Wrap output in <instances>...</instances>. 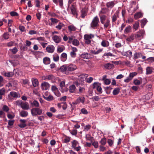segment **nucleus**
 <instances>
[{
	"mask_svg": "<svg viewBox=\"0 0 154 154\" xmlns=\"http://www.w3.org/2000/svg\"><path fill=\"white\" fill-rule=\"evenodd\" d=\"M100 21L101 23L103 25L105 29H107L110 25V21L109 18H107L106 15L100 16Z\"/></svg>",
	"mask_w": 154,
	"mask_h": 154,
	"instance_id": "nucleus-1",
	"label": "nucleus"
},
{
	"mask_svg": "<svg viewBox=\"0 0 154 154\" xmlns=\"http://www.w3.org/2000/svg\"><path fill=\"white\" fill-rule=\"evenodd\" d=\"M99 18L96 16L94 18L91 23V27L94 29H97L99 25Z\"/></svg>",
	"mask_w": 154,
	"mask_h": 154,
	"instance_id": "nucleus-2",
	"label": "nucleus"
},
{
	"mask_svg": "<svg viewBox=\"0 0 154 154\" xmlns=\"http://www.w3.org/2000/svg\"><path fill=\"white\" fill-rule=\"evenodd\" d=\"M17 104L23 109L28 110L29 109V106L28 103L26 102H23L22 101H17L16 102Z\"/></svg>",
	"mask_w": 154,
	"mask_h": 154,
	"instance_id": "nucleus-3",
	"label": "nucleus"
},
{
	"mask_svg": "<svg viewBox=\"0 0 154 154\" xmlns=\"http://www.w3.org/2000/svg\"><path fill=\"white\" fill-rule=\"evenodd\" d=\"M31 114L33 116L40 115L42 114V109L38 107L33 108L31 109Z\"/></svg>",
	"mask_w": 154,
	"mask_h": 154,
	"instance_id": "nucleus-4",
	"label": "nucleus"
},
{
	"mask_svg": "<svg viewBox=\"0 0 154 154\" xmlns=\"http://www.w3.org/2000/svg\"><path fill=\"white\" fill-rule=\"evenodd\" d=\"M93 88L94 89H96L97 91L99 92V94L102 93V89L101 87V84L98 82H94L93 84Z\"/></svg>",
	"mask_w": 154,
	"mask_h": 154,
	"instance_id": "nucleus-5",
	"label": "nucleus"
},
{
	"mask_svg": "<svg viewBox=\"0 0 154 154\" xmlns=\"http://www.w3.org/2000/svg\"><path fill=\"white\" fill-rule=\"evenodd\" d=\"M88 12V8L86 7L82 8L80 10V17L82 18H84L87 15Z\"/></svg>",
	"mask_w": 154,
	"mask_h": 154,
	"instance_id": "nucleus-6",
	"label": "nucleus"
},
{
	"mask_svg": "<svg viewBox=\"0 0 154 154\" xmlns=\"http://www.w3.org/2000/svg\"><path fill=\"white\" fill-rule=\"evenodd\" d=\"M69 9L71 10V13L73 15H77V12L76 8V6L75 4L74 3H73L71 5V6L69 7Z\"/></svg>",
	"mask_w": 154,
	"mask_h": 154,
	"instance_id": "nucleus-7",
	"label": "nucleus"
},
{
	"mask_svg": "<svg viewBox=\"0 0 154 154\" xmlns=\"http://www.w3.org/2000/svg\"><path fill=\"white\" fill-rule=\"evenodd\" d=\"M85 101V98L83 97H78L76 100L73 102L74 104H77L80 103L84 104Z\"/></svg>",
	"mask_w": 154,
	"mask_h": 154,
	"instance_id": "nucleus-8",
	"label": "nucleus"
},
{
	"mask_svg": "<svg viewBox=\"0 0 154 154\" xmlns=\"http://www.w3.org/2000/svg\"><path fill=\"white\" fill-rule=\"evenodd\" d=\"M52 39L53 41L56 43H59L62 40L61 37L57 35H54L52 37Z\"/></svg>",
	"mask_w": 154,
	"mask_h": 154,
	"instance_id": "nucleus-9",
	"label": "nucleus"
},
{
	"mask_svg": "<svg viewBox=\"0 0 154 154\" xmlns=\"http://www.w3.org/2000/svg\"><path fill=\"white\" fill-rule=\"evenodd\" d=\"M67 71H72L77 69V66L74 64H70L67 65Z\"/></svg>",
	"mask_w": 154,
	"mask_h": 154,
	"instance_id": "nucleus-10",
	"label": "nucleus"
},
{
	"mask_svg": "<svg viewBox=\"0 0 154 154\" xmlns=\"http://www.w3.org/2000/svg\"><path fill=\"white\" fill-rule=\"evenodd\" d=\"M115 4V1H113L107 2L106 4V6L107 8L112 9L113 7Z\"/></svg>",
	"mask_w": 154,
	"mask_h": 154,
	"instance_id": "nucleus-11",
	"label": "nucleus"
},
{
	"mask_svg": "<svg viewBox=\"0 0 154 154\" xmlns=\"http://www.w3.org/2000/svg\"><path fill=\"white\" fill-rule=\"evenodd\" d=\"M46 50L47 52L49 53H53L55 50V47L53 45H48L46 47Z\"/></svg>",
	"mask_w": 154,
	"mask_h": 154,
	"instance_id": "nucleus-12",
	"label": "nucleus"
},
{
	"mask_svg": "<svg viewBox=\"0 0 154 154\" xmlns=\"http://www.w3.org/2000/svg\"><path fill=\"white\" fill-rule=\"evenodd\" d=\"M49 87V84L46 82L42 83L41 85V88L43 90H47L48 89Z\"/></svg>",
	"mask_w": 154,
	"mask_h": 154,
	"instance_id": "nucleus-13",
	"label": "nucleus"
},
{
	"mask_svg": "<svg viewBox=\"0 0 154 154\" xmlns=\"http://www.w3.org/2000/svg\"><path fill=\"white\" fill-rule=\"evenodd\" d=\"M88 74H85L84 75H81V78H84L85 79L86 81L88 83H91L93 79L92 77H89V78H86L88 76Z\"/></svg>",
	"mask_w": 154,
	"mask_h": 154,
	"instance_id": "nucleus-14",
	"label": "nucleus"
},
{
	"mask_svg": "<svg viewBox=\"0 0 154 154\" xmlns=\"http://www.w3.org/2000/svg\"><path fill=\"white\" fill-rule=\"evenodd\" d=\"M107 8H101V10L99 12V15L100 18V16L105 15L103 14H106L107 12Z\"/></svg>",
	"mask_w": 154,
	"mask_h": 154,
	"instance_id": "nucleus-15",
	"label": "nucleus"
},
{
	"mask_svg": "<svg viewBox=\"0 0 154 154\" xmlns=\"http://www.w3.org/2000/svg\"><path fill=\"white\" fill-rule=\"evenodd\" d=\"M32 83L33 86L36 87H37L38 85V80L35 78H32L31 79Z\"/></svg>",
	"mask_w": 154,
	"mask_h": 154,
	"instance_id": "nucleus-16",
	"label": "nucleus"
},
{
	"mask_svg": "<svg viewBox=\"0 0 154 154\" xmlns=\"http://www.w3.org/2000/svg\"><path fill=\"white\" fill-rule=\"evenodd\" d=\"M20 116L23 117H26L28 115V112L24 110H21L20 112Z\"/></svg>",
	"mask_w": 154,
	"mask_h": 154,
	"instance_id": "nucleus-17",
	"label": "nucleus"
},
{
	"mask_svg": "<svg viewBox=\"0 0 154 154\" xmlns=\"http://www.w3.org/2000/svg\"><path fill=\"white\" fill-rule=\"evenodd\" d=\"M94 37V35L91 34H85L84 35L85 40H90Z\"/></svg>",
	"mask_w": 154,
	"mask_h": 154,
	"instance_id": "nucleus-18",
	"label": "nucleus"
},
{
	"mask_svg": "<svg viewBox=\"0 0 154 154\" xmlns=\"http://www.w3.org/2000/svg\"><path fill=\"white\" fill-rule=\"evenodd\" d=\"M67 58V55L65 53H63L60 56L61 60L63 61H65Z\"/></svg>",
	"mask_w": 154,
	"mask_h": 154,
	"instance_id": "nucleus-19",
	"label": "nucleus"
},
{
	"mask_svg": "<svg viewBox=\"0 0 154 154\" xmlns=\"http://www.w3.org/2000/svg\"><path fill=\"white\" fill-rule=\"evenodd\" d=\"M144 31L143 30H139L137 34V36L138 38L143 37L144 35Z\"/></svg>",
	"mask_w": 154,
	"mask_h": 154,
	"instance_id": "nucleus-20",
	"label": "nucleus"
},
{
	"mask_svg": "<svg viewBox=\"0 0 154 154\" xmlns=\"http://www.w3.org/2000/svg\"><path fill=\"white\" fill-rule=\"evenodd\" d=\"M31 104L32 106L38 108L39 106V104L38 102L36 100H34L31 103Z\"/></svg>",
	"mask_w": 154,
	"mask_h": 154,
	"instance_id": "nucleus-21",
	"label": "nucleus"
},
{
	"mask_svg": "<svg viewBox=\"0 0 154 154\" xmlns=\"http://www.w3.org/2000/svg\"><path fill=\"white\" fill-rule=\"evenodd\" d=\"M101 46L104 47H107L109 45V42L106 40H103L101 43Z\"/></svg>",
	"mask_w": 154,
	"mask_h": 154,
	"instance_id": "nucleus-22",
	"label": "nucleus"
},
{
	"mask_svg": "<svg viewBox=\"0 0 154 154\" xmlns=\"http://www.w3.org/2000/svg\"><path fill=\"white\" fill-rule=\"evenodd\" d=\"M119 17V14L118 13H115L112 17V23L115 22L117 19Z\"/></svg>",
	"mask_w": 154,
	"mask_h": 154,
	"instance_id": "nucleus-23",
	"label": "nucleus"
},
{
	"mask_svg": "<svg viewBox=\"0 0 154 154\" xmlns=\"http://www.w3.org/2000/svg\"><path fill=\"white\" fill-rule=\"evenodd\" d=\"M71 147L73 149L76 147V146L79 145V144L78 142L75 140H74L72 141L71 142Z\"/></svg>",
	"mask_w": 154,
	"mask_h": 154,
	"instance_id": "nucleus-24",
	"label": "nucleus"
},
{
	"mask_svg": "<svg viewBox=\"0 0 154 154\" xmlns=\"http://www.w3.org/2000/svg\"><path fill=\"white\" fill-rule=\"evenodd\" d=\"M68 27L69 31L70 32H71L72 31H74L76 29V28L73 25H69L68 26Z\"/></svg>",
	"mask_w": 154,
	"mask_h": 154,
	"instance_id": "nucleus-25",
	"label": "nucleus"
},
{
	"mask_svg": "<svg viewBox=\"0 0 154 154\" xmlns=\"http://www.w3.org/2000/svg\"><path fill=\"white\" fill-rule=\"evenodd\" d=\"M114 66V65L113 64L108 63H106L104 65L105 68L107 69H111Z\"/></svg>",
	"mask_w": 154,
	"mask_h": 154,
	"instance_id": "nucleus-26",
	"label": "nucleus"
},
{
	"mask_svg": "<svg viewBox=\"0 0 154 154\" xmlns=\"http://www.w3.org/2000/svg\"><path fill=\"white\" fill-rule=\"evenodd\" d=\"M50 20L51 22V23L50 24H49V25L50 26L57 23L59 21V20L56 18H51L50 19Z\"/></svg>",
	"mask_w": 154,
	"mask_h": 154,
	"instance_id": "nucleus-27",
	"label": "nucleus"
},
{
	"mask_svg": "<svg viewBox=\"0 0 154 154\" xmlns=\"http://www.w3.org/2000/svg\"><path fill=\"white\" fill-rule=\"evenodd\" d=\"M75 89L76 87L73 85H70L69 88V92L71 93H74L75 91Z\"/></svg>",
	"mask_w": 154,
	"mask_h": 154,
	"instance_id": "nucleus-28",
	"label": "nucleus"
},
{
	"mask_svg": "<svg viewBox=\"0 0 154 154\" xmlns=\"http://www.w3.org/2000/svg\"><path fill=\"white\" fill-rule=\"evenodd\" d=\"M43 97L45 99L48 101H50L54 100L53 97L51 95H49L48 97H46L45 95H43Z\"/></svg>",
	"mask_w": 154,
	"mask_h": 154,
	"instance_id": "nucleus-29",
	"label": "nucleus"
},
{
	"mask_svg": "<svg viewBox=\"0 0 154 154\" xmlns=\"http://www.w3.org/2000/svg\"><path fill=\"white\" fill-rule=\"evenodd\" d=\"M43 62L45 64H49L50 63V59L48 57H45L43 60Z\"/></svg>",
	"mask_w": 154,
	"mask_h": 154,
	"instance_id": "nucleus-30",
	"label": "nucleus"
},
{
	"mask_svg": "<svg viewBox=\"0 0 154 154\" xmlns=\"http://www.w3.org/2000/svg\"><path fill=\"white\" fill-rule=\"evenodd\" d=\"M131 27L130 26H127L124 30V32L125 33H127L131 32Z\"/></svg>",
	"mask_w": 154,
	"mask_h": 154,
	"instance_id": "nucleus-31",
	"label": "nucleus"
},
{
	"mask_svg": "<svg viewBox=\"0 0 154 154\" xmlns=\"http://www.w3.org/2000/svg\"><path fill=\"white\" fill-rule=\"evenodd\" d=\"M142 54L141 53L136 52L134 54V59H138L140 58Z\"/></svg>",
	"mask_w": 154,
	"mask_h": 154,
	"instance_id": "nucleus-32",
	"label": "nucleus"
},
{
	"mask_svg": "<svg viewBox=\"0 0 154 154\" xmlns=\"http://www.w3.org/2000/svg\"><path fill=\"white\" fill-rule=\"evenodd\" d=\"M60 70L62 72L68 71L67 65H64L62 66L60 68Z\"/></svg>",
	"mask_w": 154,
	"mask_h": 154,
	"instance_id": "nucleus-33",
	"label": "nucleus"
},
{
	"mask_svg": "<svg viewBox=\"0 0 154 154\" xmlns=\"http://www.w3.org/2000/svg\"><path fill=\"white\" fill-rule=\"evenodd\" d=\"M59 59V57L58 54H54L53 55V59L55 62L58 61Z\"/></svg>",
	"mask_w": 154,
	"mask_h": 154,
	"instance_id": "nucleus-34",
	"label": "nucleus"
},
{
	"mask_svg": "<svg viewBox=\"0 0 154 154\" xmlns=\"http://www.w3.org/2000/svg\"><path fill=\"white\" fill-rule=\"evenodd\" d=\"M120 92V88H115L113 90L112 94L113 95L118 94Z\"/></svg>",
	"mask_w": 154,
	"mask_h": 154,
	"instance_id": "nucleus-35",
	"label": "nucleus"
},
{
	"mask_svg": "<svg viewBox=\"0 0 154 154\" xmlns=\"http://www.w3.org/2000/svg\"><path fill=\"white\" fill-rule=\"evenodd\" d=\"M4 75L6 77H10L13 75L14 73L12 72H5Z\"/></svg>",
	"mask_w": 154,
	"mask_h": 154,
	"instance_id": "nucleus-36",
	"label": "nucleus"
},
{
	"mask_svg": "<svg viewBox=\"0 0 154 154\" xmlns=\"http://www.w3.org/2000/svg\"><path fill=\"white\" fill-rule=\"evenodd\" d=\"M102 50V49H100L97 51L92 50L91 51V53L93 54H97L101 52Z\"/></svg>",
	"mask_w": 154,
	"mask_h": 154,
	"instance_id": "nucleus-37",
	"label": "nucleus"
},
{
	"mask_svg": "<svg viewBox=\"0 0 154 154\" xmlns=\"http://www.w3.org/2000/svg\"><path fill=\"white\" fill-rule=\"evenodd\" d=\"M143 16V14L141 12H138L136 14L134 15V17L136 19L140 18Z\"/></svg>",
	"mask_w": 154,
	"mask_h": 154,
	"instance_id": "nucleus-38",
	"label": "nucleus"
},
{
	"mask_svg": "<svg viewBox=\"0 0 154 154\" xmlns=\"http://www.w3.org/2000/svg\"><path fill=\"white\" fill-rule=\"evenodd\" d=\"M72 43L73 45L77 46H79V41L75 39L73 40L72 42Z\"/></svg>",
	"mask_w": 154,
	"mask_h": 154,
	"instance_id": "nucleus-39",
	"label": "nucleus"
},
{
	"mask_svg": "<svg viewBox=\"0 0 154 154\" xmlns=\"http://www.w3.org/2000/svg\"><path fill=\"white\" fill-rule=\"evenodd\" d=\"M100 143L102 145H105L106 143V138L105 137L101 138Z\"/></svg>",
	"mask_w": 154,
	"mask_h": 154,
	"instance_id": "nucleus-40",
	"label": "nucleus"
},
{
	"mask_svg": "<svg viewBox=\"0 0 154 154\" xmlns=\"http://www.w3.org/2000/svg\"><path fill=\"white\" fill-rule=\"evenodd\" d=\"M134 35L132 34L127 38L126 40L128 42H132L134 40Z\"/></svg>",
	"mask_w": 154,
	"mask_h": 154,
	"instance_id": "nucleus-41",
	"label": "nucleus"
},
{
	"mask_svg": "<svg viewBox=\"0 0 154 154\" xmlns=\"http://www.w3.org/2000/svg\"><path fill=\"white\" fill-rule=\"evenodd\" d=\"M85 138L87 140H89L91 142H92L93 137H91L90 135L88 134H86Z\"/></svg>",
	"mask_w": 154,
	"mask_h": 154,
	"instance_id": "nucleus-42",
	"label": "nucleus"
},
{
	"mask_svg": "<svg viewBox=\"0 0 154 154\" xmlns=\"http://www.w3.org/2000/svg\"><path fill=\"white\" fill-rule=\"evenodd\" d=\"M9 95L13 97L17 98L18 97V94L14 92H11Z\"/></svg>",
	"mask_w": 154,
	"mask_h": 154,
	"instance_id": "nucleus-43",
	"label": "nucleus"
},
{
	"mask_svg": "<svg viewBox=\"0 0 154 154\" xmlns=\"http://www.w3.org/2000/svg\"><path fill=\"white\" fill-rule=\"evenodd\" d=\"M89 54L88 53H85L82 54L81 55V57L82 58L84 59H88L89 58Z\"/></svg>",
	"mask_w": 154,
	"mask_h": 154,
	"instance_id": "nucleus-44",
	"label": "nucleus"
},
{
	"mask_svg": "<svg viewBox=\"0 0 154 154\" xmlns=\"http://www.w3.org/2000/svg\"><path fill=\"white\" fill-rule=\"evenodd\" d=\"M147 22V20L145 18L141 20V26L142 27H143L145 25Z\"/></svg>",
	"mask_w": 154,
	"mask_h": 154,
	"instance_id": "nucleus-45",
	"label": "nucleus"
},
{
	"mask_svg": "<svg viewBox=\"0 0 154 154\" xmlns=\"http://www.w3.org/2000/svg\"><path fill=\"white\" fill-rule=\"evenodd\" d=\"M64 26V24L63 23L60 22L58 25L56 26V28L58 30H60L61 29L62 27Z\"/></svg>",
	"mask_w": 154,
	"mask_h": 154,
	"instance_id": "nucleus-46",
	"label": "nucleus"
},
{
	"mask_svg": "<svg viewBox=\"0 0 154 154\" xmlns=\"http://www.w3.org/2000/svg\"><path fill=\"white\" fill-rule=\"evenodd\" d=\"M139 23L138 22H137L133 25V28L136 30H137L139 27Z\"/></svg>",
	"mask_w": 154,
	"mask_h": 154,
	"instance_id": "nucleus-47",
	"label": "nucleus"
},
{
	"mask_svg": "<svg viewBox=\"0 0 154 154\" xmlns=\"http://www.w3.org/2000/svg\"><path fill=\"white\" fill-rule=\"evenodd\" d=\"M9 50L13 54H16L18 51L17 48L16 47H14L13 49H10Z\"/></svg>",
	"mask_w": 154,
	"mask_h": 154,
	"instance_id": "nucleus-48",
	"label": "nucleus"
},
{
	"mask_svg": "<svg viewBox=\"0 0 154 154\" xmlns=\"http://www.w3.org/2000/svg\"><path fill=\"white\" fill-rule=\"evenodd\" d=\"M70 137L67 136H65L64 139V142L65 143H67L70 141Z\"/></svg>",
	"mask_w": 154,
	"mask_h": 154,
	"instance_id": "nucleus-49",
	"label": "nucleus"
},
{
	"mask_svg": "<svg viewBox=\"0 0 154 154\" xmlns=\"http://www.w3.org/2000/svg\"><path fill=\"white\" fill-rule=\"evenodd\" d=\"M3 37L5 39H8L9 38V34L8 32H5L3 34Z\"/></svg>",
	"mask_w": 154,
	"mask_h": 154,
	"instance_id": "nucleus-50",
	"label": "nucleus"
},
{
	"mask_svg": "<svg viewBox=\"0 0 154 154\" xmlns=\"http://www.w3.org/2000/svg\"><path fill=\"white\" fill-rule=\"evenodd\" d=\"M152 72V69L151 68L148 67L146 68V74H150Z\"/></svg>",
	"mask_w": 154,
	"mask_h": 154,
	"instance_id": "nucleus-51",
	"label": "nucleus"
},
{
	"mask_svg": "<svg viewBox=\"0 0 154 154\" xmlns=\"http://www.w3.org/2000/svg\"><path fill=\"white\" fill-rule=\"evenodd\" d=\"M2 109L4 111L6 112H8L9 110V108L6 105H4Z\"/></svg>",
	"mask_w": 154,
	"mask_h": 154,
	"instance_id": "nucleus-52",
	"label": "nucleus"
},
{
	"mask_svg": "<svg viewBox=\"0 0 154 154\" xmlns=\"http://www.w3.org/2000/svg\"><path fill=\"white\" fill-rule=\"evenodd\" d=\"M54 78V76L52 75H48L46 76L45 77V79H47L49 80L53 79Z\"/></svg>",
	"mask_w": 154,
	"mask_h": 154,
	"instance_id": "nucleus-53",
	"label": "nucleus"
},
{
	"mask_svg": "<svg viewBox=\"0 0 154 154\" xmlns=\"http://www.w3.org/2000/svg\"><path fill=\"white\" fill-rule=\"evenodd\" d=\"M133 83L136 85H139L141 84L140 81L136 79H134Z\"/></svg>",
	"mask_w": 154,
	"mask_h": 154,
	"instance_id": "nucleus-54",
	"label": "nucleus"
},
{
	"mask_svg": "<svg viewBox=\"0 0 154 154\" xmlns=\"http://www.w3.org/2000/svg\"><path fill=\"white\" fill-rule=\"evenodd\" d=\"M77 130L76 129H74L69 131L70 133L73 135H75L77 134Z\"/></svg>",
	"mask_w": 154,
	"mask_h": 154,
	"instance_id": "nucleus-55",
	"label": "nucleus"
},
{
	"mask_svg": "<svg viewBox=\"0 0 154 154\" xmlns=\"http://www.w3.org/2000/svg\"><path fill=\"white\" fill-rule=\"evenodd\" d=\"M137 74V73L135 72L130 73L129 74V76L132 79L133 77L136 75Z\"/></svg>",
	"mask_w": 154,
	"mask_h": 154,
	"instance_id": "nucleus-56",
	"label": "nucleus"
},
{
	"mask_svg": "<svg viewBox=\"0 0 154 154\" xmlns=\"http://www.w3.org/2000/svg\"><path fill=\"white\" fill-rule=\"evenodd\" d=\"M91 125H86L84 127V130L86 131H88L91 128Z\"/></svg>",
	"mask_w": 154,
	"mask_h": 154,
	"instance_id": "nucleus-57",
	"label": "nucleus"
},
{
	"mask_svg": "<svg viewBox=\"0 0 154 154\" xmlns=\"http://www.w3.org/2000/svg\"><path fill=\"white\" fill-rule=\"evenodd\" d=\"M5 93V90L4 88H2L0 90V94L2 95H4Z\"/></svg>",
	"mask_w": 154,
	"mask_h": 154,
	"instance_id": "nucleus-58",
	"label": "nucleus"
},
{
	"mask_svg": "<svg viewBox=\"0 0 154 154\" xmlns=\"http://www.w3.org/2000/svg\"><path fill=\"white\" fill-rule=\"evenodd\" d=\"M36 39L39 42L43 41L45 42V39L44 37H39L37 38Z\"/></svg>",
	"mask_w": 154,
	"mask_h": 154,
	"instance_id": "nucleus-59",
	"label": "nucleus"
},
{
	"mask_svg": "<svg viewBox=\"0 0 154 154\" xmlns=\"http://www.w3.org/2000/svg\"><path fill=\"white\" fill-rule=\"evenodd\" d=\"M19 29L20 31L22 32H25L26 31L25 27L23 26H19Z\"/></svg>",
	"mask_w": 154,
	"mask_h": 154,
	"instance_id": "nucleus-60",
	"label": "nucleus"
},
{
	"mask_svg": "<svg viewBox=\"0 0 154 154\" xmlns=\"http://www.w3.org/2000/svg\"><path fill=\"white\" fill-rule=\"evenodd\" d=\"M107 143L110 146H111L113 143V141L110 139H108L107 140Z\"/></svg>",
	"mask_w": 154,
	"mask_h": 154,
	"instance_id": "nucleus-61",
	"label": "nucleus"
},
{
	"mask_svg": "<svg viewBox=\"0 0 154 154\" xmlns=\"http://www.w3.org/2000/svg\"><path fill=\"white\" fill-rule=\"evenodd\" d=\"M58 90V88L56 86L54 85L52 86L51 87V90L54 93L57 91Z\"/></svg>",
	"mask_w": 154,
	"mask_h": 154,
	"instance_id": "nucleus-62",
	"label": "nucleus"
},
{
	"mask_svg": "<svg viewBox=\"0 0 154 154\" xmlns=\"http://www.w3.org/2000/svg\"><path fill=\"white\" fill-rule=\"evenodd\" d=\"M92 145L94 146L95 148H97L98 146V143L97 141H94L92 143Z\"/></svg>",
	"mask_w": 154,
	"mask_h": 154,
	"instance_id": "nucleus-63",
	"label": "nucleus"
},
{
	"mask_svg": "<svg viewBox=\"0 0 154 154\" xmlns=\"http://www.w3.org/2000/svg\"><path fill=\"white\" fill-rule=\"evenodd\" d=\"M147 60L151 63L154 62V57H150L148 58Z\"/></svg>",
	"mask_w": 154,
	"mask_h": 154,
	"instance_id": "nucleus-64",
	"label": "nucleus"
}]
</instances>
